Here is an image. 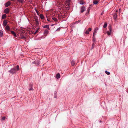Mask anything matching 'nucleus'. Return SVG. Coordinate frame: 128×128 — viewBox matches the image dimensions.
Segmentation results:
<instances>
[{
    "mask_svg": "<svg viewBox=\"0 0 128 128\" xmlns=\"http://www.w3.org/2000/svg\"><path fill=\"white\" fill-rule=\"evenodd\" d=\"M44 27L45 28H46L48 29L49 30V26L48 25L45 26H44Z\"/></svg>",
    "mask_w": 128,
    "mask_h": 128,
    "instance_id": "a211bd4d",
    "label": "nucleus"
},
{
    "mask_svg": "<svg viewBox=\"0 0 128 128\" xmlns=\"http://www.w3.org/2000/svg\"><path fill=\"white\" fill-rule=\"evenodd\" d=\"M11 32L14 36H16V34L13 31H11Z\"/></svg>",
    "mask_w": 128,
    "mask_h": 128,
    "instance_id": "f8f14e48",
    "label": "nucleus"
},
{
    "mask_svg": "<svg viewBox=\"0 0 128 128\" xmlns=\"http://www.w3.org/2000/svg\"><path fill=\"white\" fill-rule=\"evenodd\" d=\"M7 24V22L6 20H4L3 22V25L4 26H6Z\"/></svg>",
    "mask_w": 128,
    "mask_h": 128,
    "instance_id": "6e6552de",
    "label": "nucleus"
},
{
    "mask_svg": "<svg viewBox=\"0 0 128 128\" xmlns=\"http://www.w3.org/2000/svg\"><path fill=\"white\" fill-rule=\"evenodd\" d=\"M60 30V29L59 28H58L56 30Z\"/></svg>",
    "mask_w": 128,
    "mask_h": 128,
    "instance_id": "f704fd0d",
    "label": "nucleus"
},
{
    "mask_svg": "<svg viewBox=\"0 0 128 128\" xmlns=\"http://www.w3.org/2000/svg\"><path fill=\"white\" fill-rule=\"evenodd\" d=\"M32 90V87H31V88H30L29 89V90Z\"/></svg>",
    "mask_w": 128,
    "mask_h": 128,
    "instance_id": "473e14b6",
    "label": "nucleus"
},
{
    "mask_svg": "<svg viewBox=\"0 0 128 128\" xmlns=\"http://www.w3.org/2000/svg\"><path fill=\"white\" fill-rule=\"evenodd\" d=\"M6 14H4L2 15V19H4L5 18H6Z\"/></svg>",
    "mask_w": 128,
    "mask_h": 128,
    "instance_id": "ddd939ff",
    "label": "nucleus"
},
{
    "mask_svg": "<svg viewBox=\"0 0 128 128\" xmlns=\"http://www.w3.org/2000/svg\"><path fill=\"white\" fill-rule=\"evenodd\" d=\"M102 13L101 14L102 15Z\"/></svg>",
    "mask_w": 128,
    "mask_h": 128,
    "instance_id": "58836bf2",
    "label": "nucleus"
},
{
    "mask_svg": "<svg viewBox=\"0 0 128 128\" xmlns=\"http://www.w3.org/2000/svg\"><path fill=\"white\" fill-rule=\"evenodd\" d=\"M10 4V2H8L5 4V6L6 7H8Z\"/></svg>",
    "mask_w": 128,
    "mask_h": 128,
    "instance_id": "39448f33",
    "label": "nucleus"
},
{
    "mask_svg": "<svg viewBox=\"0 0 128 128\" xmlns=\"http://www.w3.org/2000/svg\"><path fill=\"white\" fill-rule=\"evenodd\" d=\"M107 23L105 22L104 24V25L103 26V27L104 28H106L107 26Z\"/></svg>",
    "mask_w": 128,
    "mask_h": 128,
    "instance_id": "dca6fc26",
    "label": "nucleus"
},
{
    "mask_svg": "<svg viewBox=\"0 0 128 128\" xmlns=\"http://www.w3.org/2000/svg\"><path fill=\"white\" fill-rule=\"evenodd\" d=\"M120 9H119V11H120Z\"/></svg>",
    "mask_w": 128,
    "mask_h": 128,
    "instance_id": "e433bc0d",
    "label": "nucleus"
},
{
    "mask_svg": "<svg viewBox=\"0 0 128 128\" xmlns=\"http://www.w3.org/2000/svg\"><path fill=\"white\" fill-rule=\"evenodd\" d=\"M84 2L82 1H80V4H83Z\"/></svg>",
    "mask_w": 128,
    "mask_h": 128,
    "instance_id": "b1692460",
    "label": "nucleus"
},
{
    "mask_svg": "<svg viewBox=\"0 0 128 128\" xmlns=\"http://www.w3.org/2000/svg\"><path fill=\"white\" fill-rule=\"evenodd\" d=\"M117 17V14H116L114 16V18L115 20H116V18Z\"/></svg>",
    "mask_w": 128,
    "mask_h": 128,
    "instance_id": "9b49d317",
    "label": "nucleus"
},
{
    "mask_svg": "<svg viewBox=\"0 0 128 128\" xmlns=\"http://www.w3.org/2000/svg\"><path fill=\"white\" fill-rule=\"evenodd\" d=\"M24 38V36H21V38L22 39Z\"/></svg>",
    "mask_w": 128,
    "mask_h": 128,
    "instance_id": "c756f323",
    "label": "nucleus"
},
{
    "mask_svg": "<svg viewBox=\"0 0 128 128\" xmlns=\"http://www.w3.org/2000/svg\"><path fill=\"white\" fill-rule=\"evenodd\" d=\"M35 10L37 14H38V11H37V10L36 9H35Z\"/></svg>",
    "mask_w": 128,
    "mask_h": 128,
    "instance_id": "7c9ffc66",
    "label": "nucleus"
},
{
    "mask_svg": "<svg viewBox=\"0 0 128 128\" xmlns=\"http://www.w3.org/2000/svg\"><path fill=\"white\" fill-rule=\"evenodd\" d=\"M94 44H92V48H94Z\"/></svg>",
    "mask_w": 128,
    "mask_h": 128,
    "instance_id": "2f4dec72",
    "label": "nucleus"
},
{
    "mask_svg": "<svg viewBox=\"0 0 128 128\" xmlns=\"http://www.w3.org/2000/svg\"><path fill=\"white\" fill-rule=\"evenodd\" d=\"M17 70H19V66L18 65H17L16 66Z\"/></svg>",
    "mask_w": 128,
    "mask_h": 128,
    "instance_id": "393cba45",
    "label": "nucleus"
},
{
    "mask_svg": "<svg viewBox=\"0 0 128 128\" xmlns=\"http://www.w3.org/2000/svg\"><path fill=\"white\" fill-rule=\"evenodd\" d=\"M92 30V28H90L88 29V30L89 31H90Z\"/></svg>",
    "mask_w": 128,
    "mask_h": 128,
    "instance_id": "cd10ccee",
    "label": "nucleus"
},
{
    "mask_svg": "<svg viewBox=\"0 0 128 128\" xmlns=\"http://www.w3.org/2000/svg\"><path fill=\"white\" fill-rule=\"evenodd\" d=\"M38 29H37L36 30V31L34 33V34H36L38 32Z\"/></svg>",
    "mask_w": 128,
    "mask_h": 128,
    "instance_id": "c85d7f7f",
    "label": "nucleus"
},
{
    "mask_svg": "<svg viewBox=\"0 0 128 128\" xmlns=\"http://www.w3.org/2000/svg\"><path fill=\"white\" fill-rule=\"evenodd\" d=\"M118 12V10H116V12Z\"/></svg>",
    "mask_w": 128,
    "mask_h": 128,
    "instance_id": "4c0bfd02",
    "label": "nucleus"
},
{
    "mask_svg": "<svg viewBox=\"0 0 128 128\" xmlns=\"http://www.w3.org/2000/svg\"><path fill=\"white\" fill-rule=\"evenodd\" d=\"M98 2V1L96 0H95L94 1L93 3L94 4H97Z\"/></svg>",
    "mask_w": 128,
    "mask_h": 128,
    "instance_id": "4468645a",
    "label": "nucleus"
},
{
    "mask_svg": "<svg viewBox=\"0 0 128 128\" xmlns=\"http://www.w3.org/2000/svg\"><path fill=\"white\" fill-rule=\"evenodd\" d=\"M3 34V32L1 30H0V36L2 37Z\"/></svg>",
    "mask_w": 128,
    "mask_h": 128,
    "instance_id": "9d476101",
    "label": "nucleus"
},
{
    "mask_svg": "<svg viewBox=\"0 0 128 128\" xmlns=\"http://www.w3.org/2000/svg\"><path fill=\"white\" fill-rule=\"evenodd\" d=\"M5 118H6L5 117H3L2 118V120H4L5 119Z\"/></svg>",
    "mask_w": 128,
    "mask_h": 128,
    "instance_id": "a878e982",
    "label": "nucleus"
},
{
    "mask_svg": "<svg viewBox=\"0 0 128 128\" xmlns=\"http://www.w3.org/2000/svg\"><path fill=\"white\" fill-rule=\"evenodd\" d=\"M86 15H87L88 14V13H86Z\"/></svg>",
    "mask_w": 128,
    "mask_h": 128,
    "instance_id": "c9c22d12",
    "label": "nucleus"
},
{
    "mask_svg": "<svg viewBox=\"0 0 128 128\" xmlns=\"http://www.w3.org/2000/svg\"><path fill=\"white\" fill-rule=\"evenodd\" d=\"M72 65V66H73L75 64V62L74 61H72L71 62Z\"/></svg>",
    "mask_w": 128,
    "mask_h": 128,
    "instance_id": "f3484780",
    "label": "nucleus"
},
{
    "mask_svg": "<svg viewBox=\"0 0 128 128\" xmlns=\"http://www.w3.org/2000/svg\"><path fill=\"white\" fill-rule=\"evenodd\" d=\"M40 18L42 19H43L44 18V16H43V15L42 14H40Z\"/></svg>",
    "mask_w": 128,
    "mask_h": 128,
    "instance_id": "6ab92c4d",
    "label": "nucleus"
},
{
    "mask_svg": "<svg viewBox=\"0 0 128 128\" xmlns=\"http://www.w3.org/2000/svg\"><path fill=\"white\" fill-rule=\"evenodd\" d=\"M5 28L6 30H10V27L8 26H6Z\"/></svg>",
    "mask_w": 128,
    "mask_h": 128,
    "instance_id": "2eb2a0df",
    "label": "nucleus"
},
{
    "mask_svg": "<svg viewBox=\"0 0 128 128\" xmlns=\"http://www.w3.org/2000/svg\"><path fill=\"white\" fill-rule=\"evenodd\" d=\"M35 21H36V25H38V19H36Z\"/></svg>",
    "mask_w": 128,
    "mask_h": 128,
    "instance_id": "aec40b11",
    "label": "nucleus"
},
{
    "mask_svg": "<svg viewBox=\"0 0 128 128\" xmlns=\"http://www.w3.org/2000/svg\"><path fill=\"white\" fill-rule=\"evenodd\" d=\"M18 2H19L22 3L23 2V0H18Z\"/></svg>",
    "mask_w": 128,
    "mask_h": 128,
    "instance_id": "5701e85b",
    "label": "nucleus"
},
{
    "mask_svg": "<svg viewBox=\"0 0 128 128\" xmlns=\"http://www.w3.org/2000/svg\"><path fill=\"white\" fill-rule=\"evenodd\" d=\"M98 28H96L95 29L93 34V37L95 36V34L97 33V31L98 30Z\"/></svg>",
    "mask_w": 128,
    "mask_h": 128,
    "instance_id": "7ed1b4c3",
    "label": "nucleus"
},
{
    "mask_svg": "<svg viewBox=\"0 0 128 128\" xmlns=\"http://www.w3.org/2000/svg\"><path fill=\"white\" fill-rule=\"evenodd\" d=\"M9 10L8 8L4 10V12L6 14H7Z\"/></svg>",
    "mask_w": 128,
    "mask_h": 128,
    "instance_id": "0eeeda50",
    "label": "nucleus"
},
{
    "mask_svg": "<svg viewBox=\"0 0 128 128\" xmlns=\"http://www.w3.org/2000/svg\"><path fill=\"white\" fill-rule=\"evenodd\" d=\"M52 18L53 20H54L55 21H57V19L54 17H53Z\"/></svg>",
    "mask_w": 128,
    "mask_h": 128,
    "instance_id": "412c9836",
    "label": "nucleus"
},
{
    "mask_svg": "<svg viewBox=\"0 0 128 128\" xmlns=\"http://www.w3.org/2000/svg\"><path fill=\"white\" fill-rule=\"evenodd\" d=\"M85 34H89V33L88 30H86V32H85Z\"/></svg>",
    "mask_w": 128,
    "mask_h": 128,
    "instance_id": "bb28decb",
    "label": "nucleus"
},
{
    "mask_svg": "<svg viewBox=\"0 0 128 128\" xmlns=\"http://www.w3.org/2000/svg\"><path fill=\"white\" fill-rule=\"evenodd\" d=\"M109 30L110 31H107V34L108 35L110 36L112 32V28L111 26H109Z\"/></svg>",
    "mask_w": 128,
    "mask_h": 128,
    "instance_id": "f257e3e1",
    "label": "nucleus"
},
{
    "mask_svg": "<svg viewBox=\"0 0 128 128\" xmlns=\"http://www.w3.org/2000/svg\"><path fill=\"white\" fill-rule=\"evenodd\" d=\"M48 31L47 30H46L44 31V34L46 35L48 34Z\"/></svg>",
    "mask_w": 128,
    "mask_h": 128,
    "instance_id": "1a4fd4ad",
    "label": "nucleus"
},
{
    "mask_svg": "<svg viewBox=\"0 0 128 128\" xmlns=\"http://www.w3.org/2000/svg\"><path fill=\"white\" fill-rule=\"evenodd\" d=\"M106 73L107 74L109 75L110 74V73L109 72H108L107 71H105Z\"/></svg>",
    "mask_w": 128,
    "mask_h": 128,
    "instance_id": "4be33fe9",
    "label": "nucleus"
},
{
    "mask_svg": "<svg viewBox=\"0 0 128 128\" xmlns=\"http://www.w3.org/2000/svg\"><path fill=\"white\" fill-rule=\"evenodd\" d=\"M60 76V75L59 73H58L57 74L56 76V77L57 79H58L59 78Z\"/></svg>",
    "mask_w": 128,
    "mask_h": 128,
    "instance_id": "423d86ee",
    "label": "nucleus"
},
{
    "mask_svg": "<svg viewBox=\"0 0 128 128\" xmlns=\"http://www.w3.org/2000/svg\"><path fill=\"white\" fill-rule=\"evenodd\" d=\"M16 70L15 69V68H13L11 69L10 71V73L12 74H14L15 73Z\"/></svg>",
    "mask_w": 128,
    "mask_h": 128,
    "instance_id": "f03ea898",
    "label": "nucleus"
},
{
    "mask_svg": "<svg viewBox=\"0 0 128 128\" xmlns=\"http://www.w3.org/2000/svg\"><path fill=\"white\" fill-rule=\"evenodd\" d=\"M90 10V9H89V8H88V12Z\"/></svg>",
    "mask_w": 128,
    "mask_h": 128,
    "instance_id": "72a5a7b5",
    "label": "nucleus"
},
{
    "mask_svg": "<svg viewBox=\"0 0 128 128\" xmlns=\"http://www.w3.org/2000/svg\"><path fill=\"white\" fill-rule=\"evenodd\" d=\"M85 10V8L84 6H82L81 8V12H83Z\"/></svg>",
    "mask_w": 128,
    "mask_h": 128,
    "instance_id": "20e7f679",
    "label": "nucleus"
}]
</instances>
